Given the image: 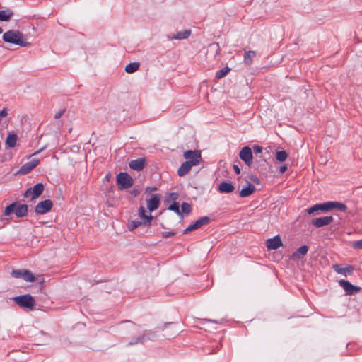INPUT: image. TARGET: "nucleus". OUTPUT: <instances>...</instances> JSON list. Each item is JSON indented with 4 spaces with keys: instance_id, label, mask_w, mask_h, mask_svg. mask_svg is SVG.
<instances>
[{
    "instance_id": "nucleus-1",
    "label": "nucleus",
    "mask_w": 362,
    "mask_h": 362,
    "mask_svg": "<svg viewBox=\"0 0 362 362\" xmlns=\"http://www.w3.org/2000/svg\"><path fill=\"white\" fill-rule=\"evenodd\" d=\"M2 38L6 42L15 44L23 47L30 45V43L24 39L23 34L19 30H8L4 33Z\"/></svg>"
},
{
    "instance_id": "nucleus-2",
    "label": "nucleus",
    "mask_w": 362,
    "mask_h": 362,
    "mask_svg": "<svg viewBox=\"0 0 362 362\" xmlns=\"http://www.w3.org/2000/svg\"><path fill=\"white\" fill-rule=\"evenodd\" d=\"M28 206L27 204H19L17 202H13L5 208L4 214L10 216L14 213L18 218H23L28 214Z\"/></svg>"
},
{
    "instance_id": "nucleus-3",
    "label": "nucleus",
    "mask_w": 362,
    "mask_h": 362,
    "mask_svg": "<svg viewBox=\"0 0 362 362\" xmlns=\"http://www.w3.org/2000/svg\"><path fill=\"white\" fill-rule=\"evenodd\" d=\"M13 300L21 308H26L29 310H33L35 308V300L30 294L16 296Z\"/></svg>"
},
{
    "instance_id": "nucleus-4",
    "label": "nucleus",
    "mask_w": 362,
    "mask_h": 362,
    "mask_svg": "<svg viewBox=\"0 0 362 362\" xmlns=\"http://www.w3.org/2000/svg\"><path fill=\"white\" fill-rule=\"evenodd\" d=\"M117 182L120 190L128 189L134 184L132 177L127 173H119L117 175Z\"/></svg>"
},
{
    "instance_id": "nucleus-5",
    "label": "nucleus",
    "mask_w": 362,
    "mask_h": 362,
    "mask_svg": "<svg viewBox=\"0 0 362 362\" xmlns=\"http://www.w3.org/2000/svg\"><path fill=\"white\" fill-rule=\"evenodd\" d=\"M45 187L42 183H37L33 187L28 188L25 193L23 197L25 198H30L31 200H34L38 198L43 192Z\"/></svg>"
},
{
    "instance_id": "nucleus-6",
    "label": "nucleus",
    "mask_w": 362,
    "mask_h": 362,
    "mask_svg": "<svg viewBox=\"0 0 362 362\" xmlns=\"http://www.w3.org/2000/svg\"><path fill=\"white\" fill-rule=\"evenodd\" d=\"M11 274L14 278H21L27 282H34L35 280L34 274L28 269H14Z\"/></svg>"
},
{
    "instance_id": "nucleus-7",
    "label": "nucleus",
    "mask_w": 362,
    "mask_h": 362,
    "mask_svg": "<svg viewBox=\"0 0 362 362\" xmlns=\"http://www.w3.org/2000/svg\"><path fill=\"white\" fill-rule=\"evenodd\" d=\"M211 219L209 216H202L194 223L189 225L187 228L183 230V234L189 233L193 230L200 228L203 226H206L209 223Z\"/></svg>"
},
{
    "instance_id": "nucleus-8",
    "label": "nucleus",
    "mask_w": 362,
    "mask_h": 362,
    "mask_svg": "<svg viewBox=\"0 0 362 362\" xmlns=\"http://www.w3.org/2000/svg\"><path fill=\"white\" fill-rule=\"evenodd\" d=\"M239 156L240 159L245 162V163L248 166L251 167L252 164V152L251 150V148L250 146H245L243 147L240 153Z\"/></svg>"
},
{
    "instance_id": "nucleus-9",
    "label": "nucleus",
    "mask_w": 362,
    "mask_h": 362,
    "mask_svg": "<svg viewBox=\"0 0 362 362\" xmlns=\"http://www.w3.org/2000/svg\"><path fill=\"white\" fill-rule=\"evenodd\" d=\"M53 204L50 199H46L40 202L35 208V211L37 214H45L49 211L52 208Z\"/></svg>"
},
{
    "instance_id": "nucleus-10",
    "label": "nucleus",
    "mask_w": 362,
    "mask_h": 362,
    "mask_svg": "<svg viewBox=\"0 0 362 362\" xmlns=\"http://www.w3.org/2000/svg\"><path fill=\"white\" fill-rule=\"evenodd\" d=\"M339 284L344 288L346 295H354L358 293L361 288V287L351 284L349 281L341 279L339 281Z\"/></svg>"
},
{
    "instance_id": "nucleus-11",
    "label": "nucleus",
    "mask_w": 362,
    "mask_h": 362,
    "mask_svg": "<svg viewBox=\"0 0 362 362\" xmlns=\"http://www.w3.org/2000/svg\"><path fill=\"white\" fill-rule=\"evenodd\" d=\"M184 158L188 161H192L194 165L199 163L201 159V151L198 150H188L183 154Z\"/></svg>"
},
{
    "instance_id": "nucleus-12",
    "label": "nucleus",
    "mask_w": 362,
    "mask_h": 362,
    "mask_svg": "<svg viewBox=\"0 0 362 362\" xmlns=\"http://www.w3.org/2000/svg\"><path fill=\"white\" fill-rule=\"evenodd\" d=\"M332 268L335 272L344 276L351 275L354 270V267L351 265H346V267H343L341 264H333Z\"/></svg>"
},
{
    "instance_id": "nucleus-13",
    "label": "nucleus",
    "mask_w": 362,
    "mask_h": 362,
    "mask_svg": "<svg viewBox=\"0 0 362 362\" xmlns=\"http://www.w3.org/2000/svg\"><path fill=\"white\" fill-rule=\"evenodd\" d=\"M153 335V332L151 330L146 331L143 333L141 335L137 337L136 338L131 340L127 344V346H134L138 344H143L145 341L150 340L151 336Z\"/></svg>"
},
{
    "instance_id": "nucleus-14",
    "label": "nucleus",
    "mask_w": 362,
    "mask_h": 362,
    "mask_svg": "<svg viewBox=\"0 0 362 362\" xmlns=\"http://www.w3.org/2000/svg\"><path fill=\"white\" fill-rule=\"evenodd\" d=\"M332 221L333 217L332 216H329L313 218L311 221V223L316 228H321L330 224Z\"/></svg>"
},
{
    "instance_id": "nucleus-15",
    "label": "nucleus",
    "mask_w": 362,
    "mask_h": 362,
    "mask_svg": "<svg viewBox=\"0 0 362 362\" xmlns=\"http://www.w3.org/2000/svg\"><path fill=\"white\" fill-rule=\"evenodd\" d=\"M39 163H40L39 159L34 158V159L31 160L30 161L27 162L26 163L23 165L19 170V173L21 175H27L33 169H34L39 164Z\"/></svg>"
},
{
    "instance_id": "nucleus-16",
    "label": "nucleus",
    "mask_w": 362,
    "mask_h": 362,
    "mask_svg": "<svg viewBox=\"0 0 362 362\" xmlns=\"http://www.w3.org/2000/svg\"><path fill=\"white\" fill-rule=\"evenodd\" d=\"M146 165V160L145 158H139L132 160L129 163V166L131 169L136 171L142 170Z\"/></svg>"
},
{
    "instance_id": "nucleus-17",
    "label": "nucleus",
    "mask_w": 362,
    "mask_h": 362,
    "mask_svg": "<svg viewBox=\"0 0 362 362\" xmlns=\"http://www.w3.org/2000/svg\"><path fill=\"white\" fill-rule=\"evenodd\" d=\"M160 199L161 196L160 194H153L152 197L147 201V207L149 211H155L159 207Z\"/></svg>"
},
{
    "instance_id": "nucleus-18",
    "label": "nucleus",
    "mask_w": 362,
    "mask_h": 362,
    "mask_svg": "<svg viewBox=\"0 0 362 362\" xmlns=\"http://www.w3.org/2000/svg\"><path fill=\"white\" fill-rule=\"evenodd\" d=\"M268 250H276L282 245V242L279 235H276L272 238H269L266 243Z\"/></svg>"
},
{
    "instance_id": "nucleus-19",
    "label": "nucleus",
    "mask_w": 362,
    "mask_h": 362,
    "mask_svg": "<svg viewBox=\"0 0 362 362\" xmlns=\"http://www.w3.org/2000/svg\"><path fill=\"white\" fill-rule=\"evenodd\" d=\"M192 166H194L192 161L186 160L178 168L177 175L180 177L185 175L189 172Z\"/></svg>"
},
{
    "instance_id": "nucleus-20",
    "label": "nucleus",
    "mask_w": 362,
    "mask_h": 362,
    "mask_svg": "<svg viewBox=\"0 0 362 362\" xmlns=\"http://www.w3.org/2000/svg\"><path fill=\"white\" fill-rule=\"evenodd\" d=\"M218 189L221 193H231L234 191L235 187L231 182H222L218 185Z\"/></svg>"
},
{
    "instance_id": "nucleus-21",
    "label": "nucleus",
    "mask_w": 362,
    "mask_h": 362,
    "mask_svg": "<svg viewBox=\"0 0 362 362\" xmlns=\"http://www.w3.org/2000/svg\"><path fill=\"white\" fill-rule=\"evenodd\" d=\"M139 216L143 218L144 226H148L151 225L153 217L151 215H146V210L143 206H141L139 209Z\"/></svg>"
},
{
    "instance_id": "nucleus-22",
    "label": "nucleus",
    "mask_w": 362,
    "mask_h": 362,
    "mask_svg": "<svg viewBox=\"0 0 362 362\" xmlns=\"http://www.w3.org/2000/svg\"><path fill=\"white\" fill-rule=\"evenodd\" d=\"M255 190V187L251 184L249 183V185L241 189L240 192V197H247L250 196Z\"/></svg>"
},
{
    "instance_id": "nucleus-23",
    "label": "nucleus",
    "mask_w": 362,
    "mask_h": 362,
    "mask_svg": "<svg viewBox=\"0 0 362 362\" xmlns=\"http://www.w3.org/2000/svg\"><path fill=\"white\" fill-rule=\"evenodd\" d=\"M308 251V247L306 245H302L298 248V250L293 252V257L296 259H300L304 257Z\"/></svg>"
},
{
    "instance_id": "nucleus-24",
    "label": "nucleus",
    "mask_w": 362,
    "mask_h": 362,
    "mask_svg": "<svg viewBox=\"0 0 362 362\" xmlns=\"http://www.w3.org/2000/svg\"><path fill=\"white\" fill-rule=\"evenodd\" d=\"M13 16V12L11 9H5L0 11V21H8Z\"/></svg>"
},
{
    "instance_id": "nucleus-25",
    "label": "nucleus",
    "mask_w": 362,
    "mask_h": 362,
    "mask_svg": "<svg viewBox=\"0 0 362 362\" xmlns=\"http://www.w3.org/2000/svg\"><path fill=\"white\" fill-rule=\"evenodd\" d=\"M17 139L16 134H9L6 140V145L9 148H13L16 144Z\"/></svg>"
},
{
    "instance_id": "nucleus-26",
    "label": "nucleus",
    "mask_w": 362,
    "mask_h": 362,
    "mask_svg": "<svg viewBox=\"0 0 362 362\" xmlns=\"http://www.w3.org/2000/svg\"><path fill=\"white\" fill-rule=\"evenodd\" d=\"M191 34L190 30H185L182 31L177 32L175 35L171 37L172 39L175 40H183L187 39Z\"/></svg>"
},
{
    "instance_id": "nucleus-27",
    "label": "nucleus",
    "mask_w": 362,
    "mask_h": 362,
    "mask_svg": "<svg viewBox=\"0 0 362 362\" xmlns=\"http://www.w3.org/2000/svg\"><path fill=\"white\" fill-rule=\"evenodd\" d=\"M256 56V52L255 51H246L244 54V62L246 64L250 65L252 62V59Z\"/></svg>"
},
{
    "instance_id": "nucleus-28",
    "label": "nucleus",
    "mask_w": 362,
    "mask_h": 362,
    "mask_svg": "<svg viewBox=\"0 0 362 362\" xmlns=\"http://www.w3.org/2000/svg\"><path fill=\"white\" fill-rule=\"evenodd\" d=\"M140 66L139 62H132L128 64L125 66V71L128 74H132L135 71H136Z\"/></svg>"
},
{
    "instance_id": "nucleus-29",
    "label": "nucleus",
    "mask_w": 362,
    "mask_h": 362,
    "mask_svg": "<svg viewBox=\"0 0 362 362\" xmlns=\"http://www.w3.org/2000/svg\"><path fill=\"white\" fill-rule=\"evenodd\" d=\"M337 209L340 211H345L347 209L346 204L337 202H331V210Z\"/></svg>"
},
{
    "instance_id": "nucleus-30",
    "label": "nucleus",
    "mask_w": 362,
    "mask_h": 362,
    "mask_svg": "<svg viewBox=\"0 0 362 362\" xmlns=\"http://www.w3.org/2000/svg\"><path fill=\"white\" fill-rule=\"evenodd\" d=\"M168 210L173 211L180 217H183L181 211L180 210L179 203L173 202L168 208Z\"/></svg>"
},
{
    "instance_id": "nucleus-31",
    "label": "nucleus",
    "mask_w": 362,
    "mask_h": 362,
    "mask_svg": "<svg viewBox=\"0 0 362 362\" xmlns=\"http://www.w3.org/2000/svg\"><path fill=\"white\" fill-rule=\"evenodd\" d=\"M287 158H288V153H286V151H277L276 153V159L279 162H284L286 160Z\"/></svg>"
},
{
    "instance_id": "nucleus-32",
    "label": "nucleus",
    "mask_w": 362,
    "mask_h": 362,
    "mask_svg": "<svg viewBox=\"0 0 362 362\" xmlns=\"http://www.w3.org/2000/svg\"><path fill=\"white\" fill-rule=\"evenodd\" d=\"M319 211H328L331 210V202H327L322 204H317Z\"/></svg>"
},
{
    "instance_id": "nucleus-33",
    "label": "nucleus",
    "mask_w": 362,
    "mask_h": 362,
    "mask_svg": "<svg viewBox=\"0 0 362 362\" xmlns=\"http://www.w3.org/2000/svg\"><path fill=\"white\" fill-rule=\"evenodd\" d=\"M144 225L143 221L133 220L131 221L128 224V228L129 230H133L134 229L138 228L141 225Z\"/></svg>"
},
{
    "instance_id": "nucleus-34",
    "label": "nucleus",
    "mask_w": 362,
    "mask_h": 362,
    "mask_svg": "<svg viewBox=\"0 0 362 362\" xmlns=\"http://www.w3.org/2000/svg\"><path fill=\"white\" fill-rule=\"evenodd\" d=\"M230 69L227 66L221 69L216 73V78L217 79H220L224 77L230 71Z\"/></svg>"
},
{
    "instance_id": "nucleus-35",
    "label": "nucleus",
    "mask_w": 362,
    "mask_h": 362,
    "mask_svg": "<svg viewBox=\"0 0 362 362\" xmlns=\"http://www.w3.org/2000/svg\"><path fill=\"white\" fill-rule=\"evenodd\" d=\"M181 207H182V211H181L182 214L184 213V214H188L192 211V207H191L190 204H189L187 202H183L181 205Z\"/></svg>"
},
{
    "instance_id": "nucleus-36",
    "label": "nucleus",
    "mask_w": 362,
    "mask_h": 362,
    "mask_svg": "<svg viewBox=\"0 0 362 362\" xmlns=\"http://www.w3.org/2000/svg\"><path fill=\"white\" fill-rule=\"evenodd\" d=\"M177 332H178L177 329H175L170 327V330L168 331L165 334H164V337L168 339L173 338L177 335Z\"/></svg>"
},
{
    "instance_id": "nucleus-37",
    "label": "nucleus",
    "mask_w": 362,
    "mask_h": 362,
    "mask_svg": "<svg viewBox=\"0 0 362 362\" xmlns=\"http://www.w3.org/2000/svg\"><path fill=\"white\" fill-rule=\"evenodd\" d=\"M318 211H319V210H318L317 204H315L313 206H311L310 208L306 209V212L308 214H313L315 212H318Z\"/></svg>"
},
{
    "instance_id": "nucleus-38",
    "label": "nucleus",
    "mask_w": 362,
    "mask_h": 362,
    "mask_svg": "<svg viewBox=\"0 0 362 362\" xmlns=\"http://www.w3.org/2000/svg\"><path fill=\"white\" fill-rule=\"evenodd\" d=\"M352 246L356 250L362 249V239L353 242Z\"/></svg>"
},
{
    "instance_id": "nucleus-39",
    "label": "nucleus",
    "mask_w": 362,
    "mask_h": 362,
    "mask_svg": "<svg viewBox=\"0 0 362 362\" xmlns=\"http://www.w3.org/2000/svg\"><path fill=\"white\" fill-rule=\"evenodd\" d=\"M252 148H253L254 153L255 155L261 154L262 153V147L259 145H254Z\"/></svg>"
},
{
    "instance_id": "nucleus-40",
    "label": "nucleus",
    "mask_w": 362,
    "mask_h": 362,
    "mask_svg": "<svg viewBox=\"0 0 362 362\" xmlns=\"http://www.w3.org/2000/svg\"><path fill=\"white\" fill-rule=\"evenodd\" d=\"M178 194L176 192H171L168 195V200L175 202L178 199Z\"/></svg>"
},
{
    "instance_id": "nucleus-41",
    "label": "nucleus",
    "mask_w": 362,
    "mask_h": 362,
    "mask_svg": "<svg viewBox=\"0 0 362 362\" xmlns=\"http://www.w3.org/2000/svg\"><path fill=\"white\" fill-rule=\"evenodd\" d=\"M175 235V232L164 231V232L162 233L163 237L165 238L174 236Z\"/></svg>"
},
{
    "instance_id": "nucleus-42",
    "label": "nucleus",
    "mask_w": 362,
    "mask_h": 362,
    "mask_svg": "<svg viewBox=\"0 0 362 362\" xmlns=\"http://www.w3.org/2000/svg\"><path fill=\"white\" fill-rule=\"evenodd\" d=\"M174 325H175V323H173V322H166L163 325V327H158V329L164 330V329H166L167 328H168V327H173Z\"/></svg>"
},
{
    "instance_id": "nucleus-43",
    "label": "nucleus",
    "mask_w": 362,
    "mask_h": 362,
    "mask_svg": "<svg viewBox=\"0 0 362 362\" xmlns=\"http://www.w3.org/2000/svg\"><path fill=\"white\" fill-rule=\"evenodd\" d=\"M65 112V109H62L59 110L58 112H57L54 115L55 119H59Z\"/></svg>"
},
{
    "instance_id": "nucleus-44",
    "label": "nucleus",
    "mask_w": 362,
    "mask_h": 362,
    "mask_svg": "<svg viewBox=\"0 0 362 362\" xmlns=\"http://www.w3.org/2000/svg\"><path fill=\"white\" fill-rule=\"evenodd\" d=\"M8 115V110L6 108H4L1 112H0V121L1 120V119L4 117H6V115Z\"/></svg>"
},
{
    "instance_id": "nucleus-45",
    "label": "nucleus",
    "mask_w": 362,
    "mask_h": 362,
    "mask_svg": "<svg viewBox=\"0 0 362 362\" xmlns=\"http://www.w3.org/2000/svg\"><path fill=\"white\" fill-rule=\"evenodd\" d=\"M139 193H140V190H139V189H133L131 191V194H132L133 197H136L138 194H139Z\"/></svg>"
},
{
    "instance_id": "nucleus-46",
    "label": "nucleus",
    "mask_w": 362,
    "mask_h": 362,
    "mask_svg": "<svg viewBox=\"0 0 362 362\" xmlns=\"http://www.w3.org/2000/svg\"><path fill=\"white\" fill-rule=\"evenodd\" d=\"M156 189H157V188H156V187H147V188L146 189V193H149V194H150V193H151V192H153L156 191Z\"/></svg>"
},
{
    "instance_id": "nucleus-47",
    "label": "nucleus",
    "mask_w": 362,
    "mask_h": 362,
    "mask_svg": "<svg viewBox=\"0 0 362 362\" xmlns=\"http://www.w3.org/2000/svg\"><path fill=\"white\" fill-rule=\"evenodd\" d=\"M233 170L237 175L240 173V169L237 165H233Z\"/></svg>"
},
{
    "instance_id": "nucleus-48",
    "label": "nucleus",
    "mask_w": 362,
    "mask_h": 362,
    "mask_svg": "<svg viewBox=\"0 0 362 362\" xmlns=\"http://www.w3.org/2000/svg\"><path fill=\"white\" fill-rule=\"evenodd\" d=\"M286 170H287V166H286V165H284L281 166V167H280V168H279V171H280V173H284Z\"/></svg>"
},
{
    "instance_id": "nucleus-49",
    "label": "nucleus",
    "mask_w": 362,
    "mask_h": 362,
    "mask_svg": "<svg viewBox=\"0 0 362 362\" xmlns=\"http://www.w3.org/2000/svg\"><path fill=\"white\" fill-rule=\"evenodd\" d=\"M45 148H46V146L42 147V148H40V150H38V151H35V153H33L32 156L38 154V153H40L42 150H44Z\"/></svg>"
},
{
    "instance_id": "nucleus-50",
    "label": "nucleus",
    "mask_w": 362,
    "mask_h": 362,
    "mask_svg": "<svg viewBox=\"0 0 362 362\" xmlns=\"http://www.w3.org/2000/svg\"><path fill=\"white\" fill-rule=\"evenodd\" d=\"M3 29L0 27V34L2 33Z\"/></svg>"
}]
</instances>
